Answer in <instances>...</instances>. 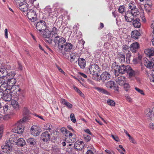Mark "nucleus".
Returning <instances> with one entry per match:
<instances>
[{"label": "nucleus", "mask_w": 154, "mask_h": 154, "mask_svg": "<svg viewBox=\"0 0 154 154\" xmlns=\"http://www.w3.org/2000/svg\"><path fill=\"white\" fill-rule=\"evenodd\" d=\"M54 42L55 44H58L59 51H60L63 55L66 54L65 52L70 51L73 47V45L70 43L66 42L65 38L62 37H61L60 39H59V40Z\"/></svg>", "instance_id": "obj_1"}, {"label": "nucleus", "mask_w": 154, "mask_h": 154, "mask_svg": "<svg viewBox=\"0 0 154 154\" xmlns=\"http://www.w3.org/2000/svg\"><path fill=\"white\" fill-rule=\"evenodd\" d=\"M0 82L2 85L0 86V91L5 92H8L15 94L17 92H20L21 89L19 86H14L12 87L8 85L5 80H0Z\"/></svg>", "instance_id": "obj_2"}, {"label": "nucleus", "mask_w": 154, "mask_h": 154, "mask_svg": "<svg viewBox=\"0 0 154 154\" xmlns=\"http://www.w3.org/2000/svg\"><path fill=\"white\" fill-rule=\"evenodd\" d=\"M18 137L17 134H12L10 136L9 141L5 143V144L2 146V151L4 152H7V151H12V144L14 142L17 141Z\"/></svg>", "instance_id": "obj_3"}, {"label": "nucleus", "mask_w": 154, "mask_h": 154, "mask_svg": "<svg viewBox=\"0 0 154 154\" xmlns=\"http://www.w3.org/2000/svg\"><path fill=\"white\" fill-rule=\"evenodd\" d=\"M28 120V118L24 117L20 120L18 121L16 123L14 129L13 131L15 133H17L19 134H21L23 133L24 127L22 126L23 123L25 122Z\"/></svg>", "instance_id": "obj_4"}, {"label": "nucleus", "mask_w": 154, "mask_h": 154, "mask_svg": "<svg viewBox=\"0 0 154 154\" xmlns=\"http://www.w3.org/2000/svg\"><path fill=\"white\" fill-rule=\"evenodd\" d=\"M90 73L92 75H97L100 71L99 66L96 63H91L88 68Z\"/></svg>", "instance_id": "obj_5"}, {"label": "nucleus", "mask_w": 154, "mask_h": 154, "mask_svg": "<svg viewBox=\"0 0 154 154\" xmlns=\"http://www.w3.org/2000/svg\"><path fill=\"white\" fill-rule=\"evenodd\" d=\"M139 13H133L129 12H125L124 15L125 21L129 23H131L132 20H134V17H137L139 14Z\"/></svg>", "instance_id": "obj_6"}, {"label": "nucleus", "mask_w": 154, "mask_h": 154, "mask_svg": "<svg viewBox=\"0 0 154 154\" xmlns=\"http://www.w3.org/2000/svg\"><path fill=\"white\" fill-rule=\"evenodd\" d=\"M50 33L51 34L52 37L54 42L57 41L59 40V39H60L61 37L58 35L59 31L57 27L54 26H52Z\"/></svg>", "instance_id": "obj_7"}, {"label": "nucleus", "mask_w": 154, "mask_h": 154, "mask_svg": "<svg viewBox=\"0 0 154 154\" xmlns=\"http://www.w3.org/2000/svg\"><path fill=\"white\" fill-rule=\"evenodd\" d=\"M36 28L39 32H43L47 28L46 23L43 20H40L36 23Z\"/></svg>", "instance_id": "obj_8"}, {"label": "nucleus", "mask_w": 154, "mask_h": 154, "mask_svg": "<svg viewBox=\"0 0 154 154\" xmlns=\"http://www.w3.org/2000/svg\"><path fill=\"white\" fill-rule=\"evenodd\" d=\"M144 65L146 68L151 69L152 68L154 65V60L153 58H149L148 59L146 58L144 59Z\"/></svg>", "instance_id": "obj_9"}, {"label": "nucleus", "mask_w": 154, "mask_h": 154, "mask_svg": "<svg viewBox=\"0 0 154 154\" xmlns=\"http://www.w3.org/2000/svg\"><path fill=\"white\" fill-rule=\"evenodd\" d=\"M51 138L50 133L49 131H45L42 133L41 135V139L44 142H48L50 141Z\"/></svg>", "instance_id": "obj_10"}, {"label": "nucleus", "mask_w": 154, "mask_h": 154, "mask_svg": "<svg viewBox=\"0 0 154 154\" xmlns=\"http://www.w3.org/2000/svg\"><path fill=\"white\" fill-rule=\"evenodd\" d=\"M26 12H27L26 15H27L28 18L29 20L34 22L36 20L37 15L36 12L34 10L30 9Z\"/></svg>", "instance_id": "obj_11"}, {"label": "nucleus", "mask_w": 154, "mask_h": 154, "mask_svg": "<svg viewBox=\"0 0 154 154\" xmlns=\"http://www.w3.org/2000/svg\"><path fill=\"white\" fill-rule=\"evenodd\" d=\"M106 87L112 89L113 88L115 91H118L119 90V88L118 86H116V84L115 82L112 81H110L106 82L105 84Z\"/></svg>", "instance_id": "obj_12"}, {"label": "nucleus", "mask_w": 154, "mask_h": 154, "mask_svg": "<svg viewBox=\"0 0 154 154\" xmlns=\"http://www.w3.org/2000/svg\"><path fill=\"white\" fill-rule=\"evenodd\" d=\"M127 66H125L123 64L119 66L117 65L115 66V67L116 69V70L118 71L119 73L123 74L125 73L126 72L127 70L128 69V68H127Z\"/></svg>", "instance_id": "obj_13"}, {"label": "nucleus", "mask_w": 154, "mask_h": 154, "mask_svg": "<svg viewBox=\"0 0 154 154\" xmlns=\"http://www.w3.org/2000/svg\"><path fill=\"white\" fill-rule=\"evenodd\" d=\"M128 8L131 11L127 12H133V13H139L138 9L136 7L135 4L134 2H131L128 4Z\"/></svg>", "instance_id": "obj_14"}, {"label": "nucleus", "mask_w": 154, "mask_h": 154, "mask_svg": "<svg viewBox=\"0 0 154 154\" xmlns=\"http://www.w3.org/2000/svg\"><path fill=\"white\" fill-rule=\"evenodd\" d=\"M84 143L82 141H77L74 144V147L77 152L81 151L84 148Z\"/></svg>", "instance_id": "obj_15"}, {"label": "nucleus", "mask_w": 154, "mask_h": 154, "mask_svg": "<svg viewBox=\"0 0 154 154\" xmlns=\"http://www.w3.org/2000/svg\"><path fill=\"white\" fill-rule=\"evenodd\" d=\"M51 35V33L49 30L45 31L43 34V36L44 38L46 39H48V40H45V41L50 44L52 43V40L51 38H50Z\"/></svg>", "instance_id": "obj_16"}, {"label": "nucleus", "mask_w": 154, "mask_h": 154, "mask_svg": "<svg viewBox=\"0 0 154 154\" xmlns=\"http://www.w3.org/2000/svg\"><path fill=\"white\" fill-rule=\"evenodd\" d=\"M100 79L103 82L109 80L110 77V74L106 71L103 72L100 75Z\"/></svg>", "instance_id": "obj_17"}, {"label": "nucleus", "mask_w": 154, "mask_h": 154, "mask_svg": "<svg viewBox=\"0 0 154 154\" xmlns=\"http://www.w3.org/2000/svg\"><path fill=\"white\" fill-rule=\"evenodd\" d=\"M140 48V45L139 43L137 42H135L132 43L130 45V50L132 52L136 53L137 50Z\"/></svg>", "instance_id": "obj_18"}, {"label": "nucleus", "mask_w": 154, "mask_h": 154, "mask_svg": "<svg viewBox=\"0 0 154 154\" xmlns=\"http://www.w3.org/2000/svg\"><path fill=\"white\" fill-rule=\"evenodd\" d=\"M11 93L8 92H6L4 94L3 97L1 100L5 101V102H9L11 101L12 99V95Z\"/></svg>", "instance_id": "obj_19"}, {"label": "nucleus", "mask_w": 154, "mask_h": 154, "mask_svg": "<svg viewBox=\"0 0 154 154\" xmlns=\"http://www.w3.org/2000/svg\"><path fill=\"white\" fill-rule=\"evenodd\" d=\"M144 52L147 57H149V58H151V57L154 56V48L146 49L144 50Z\"/></svg>", "instance_id": "obj_20"}, {"label": "nucleus", "mask_w": 154, "mask_h": 154, "mask_svg": "<svg viewBox=\"0 0 154 154\" xmlns=\"http://www.w3.org/2000/svg\"><path fill=\"white\" fill-rule=\"evenodd\" d=\"M18 6L19 9L23 12L27 11L30 9L28 4L26 3Z\"/></svg>", "instance_id": "obj_21"}, {"label": "nucleus", "mask_w": 154, "mask_h": 154, "mask_svg": "<svg viewBox=\"0 0 154 154\" xmlns=\"http://www.w3.org/2000/svg\"><path fill=\"white\" fill-rule=\"evenodd\" d=\"M40 129L39 128H31V133L32 135L35 137L37 136L40 134Z\"/></svg>", "instance_id": "obj_22"}, {"label": "nucleus", "mask_w": 154, "mask_h": 154, "mask_svg": "<svg viewBox=\"0 0 154 154\" xmlns=\"http://www.w3.org/2000/svg\"><path fill=\"white\" fill-rule=\"evenodd\" d=\"M7 72H8L5 68H1L0 69V79L5 80V75H6Z\"/></svg>", "instance_id": "obj_23"}, {"label": "nucleus", "mask_w": 154, "mask_h": 154, "mask_svg": "<svg viewBox=\"0 0 154 154\" xmlns=\"http://www.w3.org/2000/svg\"><path fill=\"white\" fill-rule=\"evenodd\" d=\"M20 92H17L16 94H18L17 97H16V100H17V102L20 103H22L24 101L25 99L24 96L21 94H19Z\"/></svg>", "instance_id": "obj_24"}, {"label": "nucleus", "mask_w": 154, "mask_h": 154, "mask_svg": "<svg viewBox=\"0 0 154 154\" xmlns=\"http://www.w3.org/2000/svg\"><path fill=\"white\" fill-rule=\"evenodd\" d=\"M140 35V33L139 31L137 30H134L132 32L131 36L132 38L134 39H138L139 36Z\"/></svg>", "instance_id": "obj_25"}, {"label": "nucleus", "mask_w": 154, "mask_h": 154, "mask_svg": "<svg viewBox=\"0 0 154 154\" xmlns=\"http://www.w3.org/2000/svg\"><path fill=\"white\" fill-rule=\"evenodd\" d=\"M116 81L119 85H123L125 84V78L124 76H119L116 78Z\"/></svg>", "instance_id": "obj_26"}, {"label": "nucleus", "mask_w": 154, "mask_h": 154, "mask_svg": "<svg viewBox=\"0 0 154 154\" xmlns=\"http://www.w3.org/2000/svg\"><path fill=\"white\" fill-rule=\"evenodd\" d=\"M117 58L119 60L120 62L124 63L125 61V54L122 52H119L117 55Z\"/></svg>", "instance_id": "obj_27"}, {"label": "nucleus", "mask_w": 154, "mask_h": 154, "mask_svg": "<svg viewBox=\"0 0 154 154\" xmlns=\"http://www.w3.org/2000/svg\"><path fill=\"white\" fill-rule=\"evenodd\" d=\"M127 68H128V69L127 70L126 72L130 77L134 76L136 75V71L132 69V68L129 66H127Z\"/></svg>", "instance_id": "obj_28"}, {"label": "nucleus", "mask_w": 154, "mask_h": 154, "mask_svg": "<svg viewBox=\"0 0 154 154\" xmlns=\"http://www.w3.org/2000/svg\"><path fill=\"white\" fill-rule=\"evenodd\" d=\"M60 102L62 104L65 105L69 109H70L72 107V105L67 101L65 99H61Z\"/></svg>", "instance_id": "obj_29"}, {"label": "nucleus", "mask_w": 154, "mask_h": 154, "mask_svg": "<svg viewBox=\"0 0 154 154\" xmlns=\"http://www.w3.org/2000/svg\"><path fill=\"white\" fill-rule=\"evenodd\" d=\"M132 24L134 27L137 28H140L141 26L140 20L138 18L135 19V20H133Z\"/></svg>", "instance_id": "obj_30"}, {"label": "nucleus", "mask_w": 154, "mask_h": 154, "mask_svg": "<svg viewBox=\"0 0 154 154\" xmlns=\"http://www.w3.org/2000/svg\"><path fill=\"white\" fill-rule=\"evenodd\" d=\"M16 143V145L19 146H23L26 144V142L24 139L22 138H19Z\"/></svg>", "instance_id": "obj_31"}, {"label": "nucleus", "mask_w": 154, "mask_h": 154, "mask_svg": "<svg viewBox=\"0 0 154 154\" xmlns=\"http://www.w3.org/2000/svg\"><path fill=\"white\" fill-rule=\"evenodd\" d=\"M79 65L80 68L82 69L84 68L85 67L86 61L83 58H79L78 60Z\"/></svg>", "instance_id": "obj_32"}, {"label": "nucleus", "mask_w": 154, "mask_h": 154, "mask_svg": "<svg viewBox=\"0 0 154 154\" xmlns=\"http://www.w3.org/2000/svg\"><path fill=\"white\" fill-rule=\"evenodd\" d=\"M7 83L8 85L13 87V86H19V85H14V84L16 83V80L15 78L12 79H7Z\"/></svg>", "instance_id": "obj_33"}, {"label": "nucleus", "mask_w": 154, "mask_h": 154, "mask_svg": "<svg viewBox=\"0 0 154 154\" xmlns=\"http://www.w3.org/2000/svg\"><path fill=\"white\" fill-rule=\"evenodd\" d=\"M27 142L32 147L36 144V140L32 138H29L27 140Z\"/></svg>", "instance_id": "obj_34"}, {"label": "nucleus", "mask_w": 154, "mask_h": 154, "mask_svg": "<svg viewBox=\"0 0 154 154\" xmlns=\"http://www.w3.org/2000/svg\"><path fill=\"white\" fill-rule=\"evenodd\" d=\"M15 74V72L14 71L11 72L9 73L7 72V75H5V78L7 79H14V77Z\"/></svg>", "instance_id": "obj_35"}, {"label": "nucleus", "mask_w": 154, "mask_h": 154, "mask_svg": "<svg viewBox=\"0 0 154 154\" xmlns=\"http://www.w3.org/2000/svg\"><path fill=\"white\" fill-rule=\"evenodd\" d=\"M67 151L69 153H73V154H76L77 151V149L74 146L72 147H67Z\"/></svg>", "instance_id": "obj_36"}, {"label": "nucleus", "mask_w": 154, "mask_h": 154, "mask_svg": "<svg viewBox=\"0 0 154 154\" xmlns=\"http://www.w3.org/2000/svg\"><path fill=\"white\" fill-rule=\"evenodd\" d=\"M95 89L97 90L100 92H101L103 94L108 95L109 94L108 92L106 90H105L102 88H100L99 87H96L94 88Z\"/></svg>", "instance_id": "obj_37"}, {"label": "nucleus", "mask_w": 154, "mask_h": 154, "mask_svg": "<svg viewBox=\"0 0 154 154\" xmlns=\"http://www.w3.org/2000/svg\"><path fill=\"white\" fill-rule=\"evenodd\" d=\"M152 110L150 109H148L146 112V117L148 119H151L152 118L153 115H152Z\"/></svg>", "instance_id": "obj_38"}, {"label": "nucleus", "mask_w": 154, "mask_h": 154, "mask_svg": "<svg viewBox=\"0 0 154 154\" xmlns=\"http://www.w3.org/2000/svg\"><path fill=\"white\" fill-rule=\"evenodd\" d=\"M18 103V102L15 100L12 101V107L16 110H18L19 108V105Z\"/></svg>", "instance_id": "obj_39"}, {"label": "nucleus", "mask_w": 154, "mask_h": 154, "mask_svg": "<svg viewBox=\"0 0 154 154\" xmlns=\"http://www.w3.org/2000/svg\"><path fill=\"white\" fill-rule=\"evenodd\" d=\"M69 139L71 140V141L72 142H74L75 141L76 139V136L75 134H72L71 133H69Z\"/></svg>", "instance_id": "obj_40"}, {"label": "nucleus", "mask_w": 154, "mask_h": 154, "mask_svg": "<svg viewBox=\"0 0 154 154\" xmlns=\"http://www.w3.org/2000/svg\"><path fill=\"white\" fill-rule=\"evenodd\" d=\"M131 57V54L129 50L128 51V53L126 54V62L127 63H130V58Z\"/></svg>", "instance_id": "obj_41"}, {"label": "nucleus", "mask_w": 154, "mask_h": 154, "mask_svg": "<svg viewBox=\"0 0 154 154\" xmlns=\"http://www.w3.org/2000/svg\"><path fill=\"white\" fill-rule=\"evenodd\" d=\"M94 148L92 146L88 147V150L86 152L85 154H94Z\"/></svg>", "instance_id": "obj_42"}, {"label": "nucleus", "mask_w": 154, "mask_h": 154, "mask_svg": "<svg viewBox=\"0 0 154 154\" xmlns=\"http://www.w3.org/2000/svg\"><path fill=\"white\" fill-rule=\"evenodd\" d=\"M107 103L108 105L111 106H114L115 105V102L111 99H108L107 101Z\"/></svg>", "instance_id": "obj_43"}, {"label": "nucleus", "mask_w": 154, "mask_h": 154, "mask_svg": "<svg viewBox=\"0 0 154 154\" xmlns=\"http://www.w3.org/2000/svg\"><path fill=\"white\" fill-rule=\"evenodd\" d=\"M14 1L16 5L18 6L26 3V2H24L25 0H14Z\"/></svg>", "instance_id": "obj_44"}, {"label": "nucleus", "mask_w": 154, "mask_h": 154, "mask_svg": "<svg viewBox=\"0 0 154 154\" xmlns=\"http://www.w3.org/2000/svg\"><path fill=\"white\" fill-rule=\"evenodd\" d=\"M23 115H28L30 113L29 110L26 107H24L23 109Z\"/></svg>", "instance_id": "obj_45"}, {"label": "nucleus", "mask_w": 154, "mask_h": 154, "mask_svg": "<svg viewBox=\"0 0 154 154\" xmlns=\"http://www.w3.org/2000/svg\"><path fill=\"white\" fill-rule=\"evenodd\" d=\"M122 48L123 51L125 53L126 51H128V50L129 48V47L128 45H122Z\"/></svg>", "instance_id": "obj_46"}, {"label": "nucleus", "mask_w": 154, "mask_h": 154, "mask_svg": "<svg viewBox=\"0 0 154 154\" xmlns=\"http://www.w3.org/2000/svg\"><path fill=\"white\" fill-rule=\"evenodd\" d=\"M125 7L124 5H122L119 6L118 8L119 12L120 13H123L125 11Z\"/></svg>", "instance_id": "obj_47"}, {"label": "nucleus", "mask_w": 154, "mask_h": 154, "mask_svg": "<svg viewBox=\"0 0 154 154\" xmlns=\"http://www.w3.org/2000/svg\"><path fill=\"white\" fill-rule=\"evenodd\" d=\"M29 2L31 5H33L34 7L38 6V3L36 2V0H30Z\"/></svg>", "instance_id": "obj_48"}, {"label": "nucleus", "mask_w": 154, "mask_h": 154, "mask_svg": "<svg viewBox=\"0 0 154 154\" xmlns=\"http://www.w3.org/2000/svg\"><path fill=\"white\" fill-rule=\"evenodd\" d=\"M70 119L71 121L73 123H75L76 122V119L75 117L74 114L72 113H71L70 115Z\"/></svg>", "instance_id": "obj_49"}, {"label": "nucleus", "mask_w": 154, "mask_h": 154, "mask_svg": "<svg viewBox=\"0 0 154 154\" xmlns=\"http://www.w3.org/2000/svg\"><path fill=\"white\" fill-rule=\"evenodd\" d=\"M125 90L128 91L130 88V86L128 83H125L123 85Z\"/></svg>", "instance_id": "obj_50"}, {"label": "nucleus", "mask_w": 154, "mask_h": 154, "mask_svg": "<svg viewBox=\"0 0 154 154\" xmlns=\"http://www.w3.org/2000/svg\"><path fill=\"white\" fill-rule=\"evenodd\" d=\"M135 89L141 94L143 95L144 94L143 91L142 90L139 88L137 87H135Z\"/></svg>", "instance_id": "obj_51"}, {"label": "nucleus", "mask_w": 154, "mask_h": 154, "mask_svg": "<svg viewBox=\"0 0 154 154\" xmlns=\"http://www.w3.org/2000/svg\"><path fill=\"white\" fill-rule=\"evenodd\" d=\"M111 136L112 138H113L114 140H115V141L117 142L119 141V138L118 136L113 134H111Z\"/></svg>", "instance_id": "obj_52"}, {"label": "nucleus", "mask_w": 154, "mask_h": 154, "mask_svg": "<svg viewBox=\"0 0 154 154\" xmlns=\"http://www.w3.org/2000/svg\"><path fill=\"white\" fill-rule=\"evenodd\" d=\"M57 9H55L54 11H49V15L50 16L55 15L56 14V13H57V12H56Z\"/></svg>", "instance_id": "obj_53"}, {"label": "nucleus", "mask_w": 154, "mask_h": 154, "mask_svg": "<svg viewBox=\"0 0 154 154\" xmlns=\"http://www.w3.org/2000/svg\"><path fill=\"white\" fill-rule=\"evenodd\" d=\"M84 136V139L85 141L88 142L91 140V137L90 136L88 135H85Z\"/></svg>", "instance_id": "obj_54"}, {"label": "nucleus", "mask_w": 154, "mask_h": 154, "mask_svg": "<svg viewBox=\"0 0 154 154\" xmlns=\"http://www.w3.org/2000/svg\"><path fill=\"white\" fill-rule=\"evenodd\" d=\"M60 131L65 134H67L69 132V131H68L65 128H60Z\"/></svg>", "instance_id": "obj_55"}, {"label": "nucleus", "mask_w": 154, "mask_h": 154, "mask_svg": "<svg viewBox=\"0 0 154 154\" xmlns=\"http://www.w3.org/2000/svg\"><path fill=\"white\" fill-rule=\"evenodd\" d=\"M75 54L72 53L70 55V59L72 60V61L71 60V62L74 61L75 59L77 58V57L75 55Z\"/></svg>", "instance_id": "obj_56"}, {"label": "nucleus", "mask_w": 154, "mask_h": 154, "mask_svg": "<svg viewBox=\"0 0 154 154\" xmlns=\"http://www.w3.org/2000/svg\"><path fill=\"white\" fill-rule=\"evenodd\" d=\"M18 66H19L18 67V69H19V70H20L21 71H22L23 69V68H24L22 66V64L20 63V62H18Z\"/></svg>", "instance_id": "obj_57"}, {"label": "nucleus", "mask_w": 154, "mask_h": 154, "mask_svg": "<svg viewBox=\"0 0 154 154\" xmlns=\"http://www.w3.org/2000/svg\"><path fill=\"white\" fill-rule=\"evenodd\" d=\"M105 151L108 154H115V152L113 151H111L108 149H106Z\"/></svg>", "instance_id": "obj_58"}, {"label": "nucleus", "mask_w": 154, "mask_h": 154, "mask_svg": "<svg viewBox=\"0 0 154 154\" xmlns=\"http://www.w3.org/2000/svg\"><path fill=\"white\" fill-rule=\"evenodd\" d=\"M8 109V107L7 105H5L3 107V110L4 112H6Z\"/></svg>", "instance_id": "obj_59"}, {"label": "nucleus", "mask_w": 154, "mask_h": 154, "mask_svg": "<svg viewBox=\"0 0 154 154\" xmlns=\"http://www.w3.org/2000/svg\"><path fill=\"white\" fill-rule=\"evenodd\" d=\"M125 99H126L129 102H131L132 99L131 98L130 96H125Z\"/></svg>", "instance_id": "obj_60"}, {"label": "nucleus", "mask_w": 154, "mask_h": 154, "mask_svg": "<svg viewBox=\"0 0 154 154\" xmlns=\"http://www.w3.org/2000/svg\"><path fill=\"white\" fill-rule=\"evenodd\" d=\"M73 87L74 88V89L75 90V91H76L78 93H79V92H81V91H80L75 86H73Z\"/></svg>", "instance_id": "obj_61"}, {"label": "nucleus", "mask_w": 154, "mask_h": 154, "mask_svg": "<svg viewBox=\"0 0 154 154\" xmlns=\"http://www.w3.org/2000/svg\"><path fill=\"white\" fill-rule=\"evenodd\" d=\"M149 127L151 129H153L154 128V124L152 123H149Z\"/></svg>", "instance_id": "obj_62"}, {"label": "nucleus", "mask_w": 154, "mask_h": 154, "mask_svg": "<svg viewBox=\"0 0 154 154\" xmlns=\"http://www.w3.org/2000/svg\"><path fill=\"white\" fill-rule=\"evenodd\" d=\"M151 27L153 29L152 33L154 34V21L151 24Z\"/></svg>", "instance_id": "obj_63"}, {"label": "nucleus", "mask_w": 154, "mask_h": 154, "mask_svg": "<svg viewBox=\"0 0 154 154\" xmlns=\"http://www.w3.org/2000/svg\"><path fill=\"white\" fill-rule=\"evenodd\" d=\"M149 80H150L151 82H154V75L152 74V75H151L150 78H149Z\"/></svg>", "instance_id": "obj_64"}]
</instances>
